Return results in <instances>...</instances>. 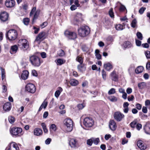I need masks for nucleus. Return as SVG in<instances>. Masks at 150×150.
Instances as JSON below:
<instances>
[{
  "label": "nucleus",
  "mask_w": 150,
  "mask_h": 150,
  "mask_svg": "<svg viewBox=\"0 0 150 150\" xmlns=\"http://www.w3.org/2000/svg\"><path fill=\"white\" fill-rule=\"evenodd\" d=\"M126 92L127 94H130L132 92V89L131 88H128L126 90Z\"/></svg>",
  "instance_id": "60"
},
{
  "label": "nucleus",
  "mask_w": 150,
  "mask_h": 150,
  "mask_svg": "<svg viewBox=\"0 0 150 150\" xmlns=\"http://www.w3.org/2000/svg\"><path fill=\"white\" fill-rule=\"evenodd\" d=\"M145 54L147 59L150 58V51H147L145 52Z\"/></svg>",
  "instance_id": "55"
},
{
  "label": "nucleus",
  "mask_w": 150,
  "mask_h": 150,
  "mask_svg": "<svg viewBox=\"0 0 150 150\" xmlns=\"http://www.w3.org/2000/svg\"><path fill=\"white\" fill-rule=\"evenodd\" d=\"M47 104V102L46 101V100H45L43 101L41 105L43 106L44 108L45 109L46 108Z\"/></svg>",
  "instance_id": "50"
},
{
  "label": "nucleus",
  "mask_w": 150,
  "mask_h": 150,
  "mask_svg": "<svg viewBox=\"0 0 150 150\" xmlns=\"http://www.w3.org/2000/svg\"><path fill=\"white\" fill-rule=\"evenodd\" d=\"M61 93L59 91H57L55 93V96L58 98Z\"/></svg>",
  "instance_id": "59"
},
{
  "label": "nucleus",
  "mask_w": 150,
  "mask_h": 150,
  "mask_svg": "<svg viewBox=\"0 0 150 150\" xmlns=\"http://www.w3.org/2000/svg\"><path fill=\"white\" fill-rule=\"evenodd\" d=\"M109 100L112 102H116L117 101V97L114 96H111L108 97Z\"/></svg>",
  "instance_id": "34"
},
{
  "label": "nucleus",
  "mask_w": 150,
  "mask_h": 150,
  "mask_svg": "<svg viewBox=\"0 0 150 150\" xmlns=\"http://www.w3.org/2000/svg\"><path fill=\"white\" fill-rule=\"evenodd\" d=\"M34 133L35 135L38 136L42 134V130L39 128H35L34 130Z\"/></svg>",
  "instance_id": "23"
},
{
  "label": "nucleus",
  "mask_w": 150,
  "mask_h": 150,
  "mask_svg": "<svg viewBox=\"0 0 150 150\" xmlns=\"http://www.w3.org/2000/svg\"><path fill=\"white\" fill-rule=\"evenodd\" d=\"M115 119L117 121H120L124 118L125 115L121 112H115L114 115Z\"/></svg>",
  "instance_id": "10"
},
{
  "label": "nucleus",
  "mask_w": 150,
  "mask_h": 150,
  "mask_svg": "<svg viewBox=\"0 0 150 150\" xmlns=\"http://www.w3.org/2000/svg\"><path fill=\"white\" fill-rule=\"evenodd\" d=\"M9 122L11 124L13 123L15 121V118L12 116H10L8 118Z\"/></svg>",
  "instance_id": "43"
},
{
  "label": "nucleus",
  "mask_w": 150,
  "mask_h": 150,
  "mask_svg": "<svg viewBox=\"0 0 150 150\" xmlns=\"http://www.w3.org/2000/svg\"><path fill=\"white\" fill-rule=\"evenodd\" d=\"M137 145L139 148L141 150H145L147 148L146 145L144 143L142 140L138 141Z\"/></svg>",
  "instance_id": "13"
},
{
  "label": "nucleus",
  "mask_w": 150,
  "mask_h": 150,
  "mask_svg": "<svg viewBox=\"0 0 150 150\" xmlns=\"http://www.w3.org/2000/svg\"><path fill=\"white\" fill-rule=\"evenodd\" d=\"M146 86V83L144 82H142L139 83L138 84V86L139 88L141 89L144 88Z\"/></svg>",
  "instance_id": "28"
},
{
  "label": "nucleus",
  "mask_w": 150,
  "mask_h": 150,
  "mask_svg": "<svg viewBox=\"0 0 150 150\" xmlns=\"http://www.w3.org/2000/svg\"><path fill=\"white\" fill-rule=\"evenodd\" d=\"M15 2L14 0H6L5 3L6 6L7 8H11L15 5Z\"/></svg>",
  "instance_id": "12"
},
{
  "label": "nucleus",
  "mask_w": 150,
  "mask_h": 150,
  "mask_svg": "<svg viewBox=\"0 0 150 150\" xmlns=\"http://www.w3.org/2000/svg\"><path fill=\"white\" fill-rule=\"evenodd\" d=\"M124 47L125 48H129L132 46V44L129 41H126L123 44Z\"/></svg>",
  "instance_id": "30"
},
{
  "label": "nucleus",
  "mask_w": 150,
  "mask_h": 150,
  "mask_svg": "<svg viewBox=\"0 0 150 150\" xmlns=\"http://www.w3.org/2000/svg\"><path fill=\"white\" fill-rule=\"evenodd\" d=\"M144 129L146 134L150 135V123H147L144 127Z\"/></svg>",
  "instance_id": "17"
},
{
  "label": "nucleus",
  "mask_w": 150,
  "mask_h": 150,
  "mask_svg": "<svg viewBox=\"0 0 150 150\" xmlns=\"http://www.w3.org/2000/svg\"><path fill=\"white\" fill-rule=\"evenodd\" d=\"M18 47L16 45H14L11 46V49L10 50V52L11 54H14L17 51Z\"/></svg>",
  "instance_id": "24"
},
{
  "label": "nucleus",
  "mask_w": 150,
  "mask_h": 150,
  "mask_svg": "<svg viewBox=\"0 0 150 150\" xmlns=\"http://www.w3.org/2000/svg\"><path fill=\"white\" fill-rule=\"evenodd\" d=\"M25 89L28 92L31 93H34L36 91L35 86L32 83L27 84L26 86Z\"/></svg>",
  "instance_id": "8"
},
{
  "label": "nucleus",
  "mask_w": 150,
  "mask_h": 150,
  "mask_svg": "<svg viewBox=\"0 0 150 150\" xmlns=\"http://www.w3.org/2000/svg\"><path fill=\"white\" fill-rule=\"evenodd\" d=\"M66 131L67 132H71L73 129V122L71 119L69 118L65 119L63 122Z\"/></svg>",
  "instance_id": "3"
},
{
  "label": "nucleus",
  "mask_w": 150,
  "mask_h": 150,
  "mask_svg": "<svg viewBox=\"0 0 150 150\" xmlns=\"http://www.w3.org/2000/svg\"><path fill=\"white\" fill-rule=\"evenodd\" d=\"M82 49L84 52L87 53L89 51V48L85 45H83L82 46Z\"/></svg>",
  "instance_id": "33"
},
{
  "label": "nucleus",
  "mask_w": 150,
  "mask_h": 150,
  "mask_svg": "<svg viewBox=\"0 0 150 150\" xmlns=\"http://www.w3.org/2000/svg\"><path fill=\"white\" fill-rule=\"evenodd\" d=\"M8 17V14L6 12H3L1 13L0 15V18L3 21H6Z\"/></svg>",
  "instance_id": "14"
},
{
  "label": "nucleus",
  "mask_w": 150,
  "mask_h": 150,
  "mask_svg": "<svg viewBox=\"0 0 150 150\" xmlns=\"http://www.w3.org/2000/svg\"><path fill=\"white\" fill-rule=\"evenodd\" d=\"M144 69V68L142 66L138 67L135 70L136 73L138 74L142 73Z\"/></svg>",
  "instance_id": "29"
},
{
  "label": "nucleus",
  "mask_w": 150,
  "mask_h": 150,
  "mask_svg": "<svg viewBox=\"0 0 150 150\" xmlns=\"http://www.w3.org/2000/svg\"><path fill=\"white\" fill-rule=\"evenodd\" d=\"M124 26L120 24L116 25L115 26L116 29L117 30H121L124 29Z\"/></svg>",
  "instance_id": "31"
},
{
  "label": "nucleus",
  "mask_w": 150,
  "mask_h": 150,
  "mask_svg": "<svg viewBox=\"0 0 150 150\" xmlns=\"http://www.w3.org/2000/svg\"><path fill=\"white\" fill-rule=\"evenodd\" d=\"M17 32L16 30L12 29L8 31L6 34V37L10 40H14L17 37Z\"/></svg>",
  "instance_id": "2"
},
{
  "label": "nucleus",
  "mask_w": 150,
  "mask_h": 150,
  "mask_svg": "<svg viewBox=\"0 0 150 150\" xmlns=\"http://www.w3.org/2000/svg\"><path fill=\"white\" fill-rule=\"evenodd\" d=\"M142 111L144 113H147V108L146 107L143 106L142 108Z\"/></svg>",
  "instance_id": "64"
},
{
  "label": "nucleus",
  "mask_w": 150,
  "mask_h": 150,
  "mask_svg": "<svg viewBox=\"0 0 150 150\" xmlns=\"http://www.w3.org/2000/svg\"><path fill=\"white\" fill-rule=\"evenodd\" d=\"M23 9L26 12L27 10L28 9V6L27 4H24L23 5Z\"/></svg>",
  "instance_id": "53"
},
{
  "label": "nucleus",
  "mask_w": 150,
  "mask_h": 150,
  "mask_svg": "<svg viewBox=\"0 0 150 150\" xmlns=\"http://www.w3.org/2000/svg\"><path fill=\"white\" fill-rule=\"evenodd\" d=\"M39 11H38L35 12L34 15V16L33 20V22L37 18L39 14Z\"/></svg>",
  "instance_id": "39"
},
{
  "label": "nucleus",
  "mask_w": 150,
  "mask_h": 150,
  "mask_svg": "<svg viewBox=\"0 0 150 150\" xmlns=\"http://www.w3.org/2000/svg\"><path fill=\"white\" fill-rule=\"evenodd\" d=\"M136 43L137 45L138 46H141V41L137 39H135Z\"/></svg>",
  "instance_id": "57"
},
{
  "label": "nucleus",
  "mask_w": 150,
  "mask_h": 150,
  "mask_svg": "<svg viewBox=\"0 0 150 150\" xmlns=\"http://www.w3.org/2000/svg\"><path fill=\"white\" fill-rule=\"evenodd\" d=\"M70 84L72 86H76L79 83L78 81L75 79H71L69 82Z\"/></svg>",
  "instance_id": "26"
},
{
  "label": "nucleus",
  "mask_w": 150,
  "mask_h": 150,
  "mask_svg": "<svg viewBox=\"0 0 150 150\" xmlns=\"http://www.w3.org/2000/svg\"><path fill=\"white\" fill-rule=\"evenodd\" d=\"M47 34L45 32L42 31L39 33L36 37L35 42H37L39 44L42 41L44 40L47 37Z\"/></svg>",
  "instance_id": "6"
},
{
  "label": "nucleus",
  "mask_w": 150,
  "mask_h": 150,
  "mask_svg": "<svg viewBox=\"0 0 150 150\" xmlns=\"http://www.w3.org/2000/svg\"><path fill=\"white\" fill-rule=\"evenodd\" d=\"M109 126L110 129L112 131L115 130L117 127L116 123L113 120L110 121Z\"/></svg>",
  "instance_id": "16"
},
{
  "label": "nucleus",
  "mask_w": 150,
  "mask_h": 150,
  "mask_svg": "<svg viewBox=\"0 0 150 150\" xmlns=\"http://www.w3.org/2000/svg\"><path fill=\"white\" fill-rule=\"evenodd\" d=\"M22 129L19 127H13L10 130L11 133L13 135H17L22 132Z\"/></svg>",
  "instance_id": "11"
},
{
  "label": "nucleus",
  "mask_w": 150,
  "mask_h": 150,
  "mask_svg": "<svg viewBox=\"0 0 150 150\" xmlns=\"http://www.w3.org/2000/svg\"><path fill=\"white\" fill-rule=\"evenodd\" d=\"M137 21L136 19H134L131 23L132 27L135 28L137 26Z\"/></svg>",
  "instance_id": "37"
},
{
  "label": "nucleus",
  "mask_w": 150,
  "mask_h": 150,
  "mask_svg": "<svg viewBox=\"0 0 150 150\" xmlns=\"http://www.w3.org/2000/svg\"><path fill=\"white\" fill-rule=\"evenodd\" d=\"M109 14L110 16L112 18H113L114 17V13L113 11V9L111 8L109 11Z\"/></svg>",
  "instance_id": "38"
},
{
  "label": "nucleus",
  "mask_w": 150,
  "mask_h": 150,
  "mask_svg": "<svg viewBox=\"0 0 150 150\" xmlns=\"http://www.w3.org/2000/svg\"><path fill=\"white\" fill-rule=\"evenodd\" d=\"M69 144L71 148H75L78 146L77 141L75 139H72L69 141Z\"/></svg>",
  "instance_id": "15"
},
{
  "label": "nucleus",
  "mask_w": 150,
  "mask_h": 150,
  "mask_svg": "<svg viewBox=\"0 0 150 150\" xmlns=\"http://www.w3.org/2000/svg\"><path fill=\"white\" fill-rule=\"evenodd\" d=\"M126 10L125 6L122 5H121L119 8V10L120 11H124Z\"/></svg>",
  "instance_id": "48"
},
{
  "label": "nucleus",
  "mask_w": 150,
  "mask_h": 150,
  "mask_svg": "<svg viewBox=\"0 0 150 150\" xmlns=\"http://www.w3.org/2000/svg\"><path fill=\"white\" fill-rule=\"evenodd\" d=\"M110 76L111 79L112 80L115 81H117L118 80V76L116 74L115 72L113 71L110 74Z\"/></svg>",
  "instance_id": "20"
},
{
  "label": "nucleus",
  "mask_w": 150,
  "mask_h": 150,
  "mask_svg": "<svg viewBox=\"0 0 150 150\" xmlns=\"http://www.w3.org/2000/svg\"><path fill=\"white\" fill-rule=\"evenodd\" d=\"M76 61H78L80 63V64H82L83 62V58L80 56H78L76 59Z\"/></svg>",
  "instance_id": "35"
},
{
  "label": "nucleus",
  "mask_w": 150,
  "mask_h": 150,
  "mask_svg": "<svg viewBox=\"0 0 150 150\" xmlns=\"http://www.w3.org/2000/svg\"><path fill=\"white\" fill-rule=\"evenodd\" d=\"M3 108L6 111H8L11 108V104L9 102L6 103L4 105Z\"/></svg>",
  "instance_id": "19"
},
{
  "label": "nucleus",
  "mask_w": 150,
  "mask_h": 150,
  "mask_svg": "<svg viewBox=\"0 0 150 150\" xmlns=\"http://www.w3.org/2000/svg\"><path fill=\"white\" fill-rule=\"evenodd\" d=\"M30 61L32 65L35 67H39L41 63L39 58L35 55L30 57Z\"/></svg>",
  "instance_id": "4"
},
{
  "label": "nucleus",
  "mask_w": 150,
  "mask_h": 150,
  "mask_svg": "<svg viewBox=\"0 0 150 150\" xmlns=\"http://www.w3.org/2000/svg\"><path fill=\"white\" fill-rule=\"evenodd\" d=\"M93 142V143L96 145L99 142L100 140L98 138H92Z\"/></svg>",
  "instance_id": "41"
},
{
  "label": "nucleus",
  "mask_w": 150,
  "mask_h": 150,
  "mask_svg": "<svg viewBox=\"0 0 150 150\" xmlns=\"http://www.w3.org/2000/svg\"><path fill=\"white\" fill-rule=\"evenodd\" d=\"M79 35L81 37H84L89 33L90 29L87 26H82L78 30Z\"/></svg>",
  "instance_id": "1"
},
{
  "label": "nucleus",
  "mask_w": 150,
  "mask_h": 150,
  "mask_svg": "<svg viewBox=\"0 0 150 150\" xmlns=\"http://www.w3.org/2000/svg\"><path fill=\"white\" fill-rule=\"evenodd\" d=\"M83 123L86 127H90L93 125L94 121L91 117H87L84 119Z\"/></svg>",
  "instance_id": "5"
},
{
  "label": "nucleus",
  "mask_w": 150,
  "mask_h": 150,
  "mask_svg": "<svg viewBox=\"0 0 150 150\" xmlns=\"http://www.w3.org/2000/svg\"><path fill=\"white\" fill-rule=\"evenodd\" d=\"M47 25V22H43L42 24L40 25V26L42 27V28H43L45 27Z\"/></svg>",
  "instance_id": "61"
},
{
  "label": "nucleus",
  "mask_w": 150,
  "mask_h": 150,
  "mask_svg": "<svg viewBox=\"0 0 150 150\" xmlns=\"http://www.w3.org/2000/svg\"><path fill=\"white\" fill-rule=\"evenodd\" d=\"M66 62L65 60H63L62 59H59L57 60V65H61L64 63Z\"/></svg>",
  "instance_id": "32"
},
{
  "label": "nucleus",
  "mask_w": 150,
  "mask_h": 150,
  "mask_svg": "<svg viewBox=\"0 0 150 150\" xmlns=\"http://www.w3.org/2000/svg\"><path fill=\"white\" fill-rule=\"evenodd\" d=\"M64 34L66 37L70 39L74 40L77 38L76 33L74 32L67 30L65 31Z\"/></svg>",
  "instance_id": "7"
},
{
  "label": "nucleus",
  "mask_w": 150,
  "mask_h": 150,
  "mask_svg": "<svg viewBox=\"0 0 150 150\" xmlns=\"http://www.w3.org/2000/svg\"><path fill=\"white\" fill-rule=\"evenodd\" d=\"M85 106V105L84 104H79L77 105V107L79 109H82Z\"/></svg>",
  "instance_id": "54"
},
{
  "label": "nucleus",
  "mask_w": 150,
  "mask_h": 150,
  "mask_svg": "<svg viewBox=\"0 0 150 150\" xmlns=\"http://www.w3.org/2000/svg\"><path fill=\"white\" fill-rule=\"evenodd\" d=\"M137 124V122L135 120L131 122L130 124V126L132 128L135 127L136 126V125Z\"/></svg>",
  "instance_id": "49"
},
{
  "label": "nucleus",
  "mask_w": 150,
  "mask_h": 150,
  "mask_svg": "<svg viewBox=\"0 0 150 150\" xmlns=\"http://www.w3.org/2000/svg\"><path fill=\"white\" fill-rule=\"evenodd\" d=\"M33 29L35 30L34 33L35 34H37L40 30L39 28H37L35 27H33Z\"/></svg>",
  "instance_id": "62"
},
{
  "label": "nucleus",
  "mask_w": 150,
  "mask_h": 150,
  "mask_svg": "<svg viewBox=\"0 0 150 150\" xmlns=\"http://www.w3.org/2000/svg\"><path fill=\"white\" fill-rule=\"evenodd\" d=\"M19 148L17 144L13 142L11 143L10 148L7 150H19Z\"/></svg>",
  "instance_id": "18"
},
{
  "label": "nucleus",
  "mask_w": 150,
  "mask_h": 150,
  "mask_svg": "<svg viewBox=\"0 0 150 150\" xmlns=\"http://www.w3.org/2000/svg\"><path fill=\"white\" fill-rule=\"evenodd\" d=\"M57 127L56 125L54 124H52L50 127V130H52L53 131L55 132L56 130Z\"/></svg>",
  "instance_id": "42"
},
{
  "label": "nucleus",
  "mask_w": 150,
  "mask_h": 150,
  "mask_svg": "<svg viewBox=\"0 0 150 150\" xmlns=\"http://www.w3.org/2000/svg\"><path fill=\"white\" fill-rule=\"evenodd\" d=\"M77 68L79 71L82 72L85 70L86 68L84 64H80L78 65Z\"/></svg>",
  "instance_id": "25"
},
{
  "label": "nucleus",
  "mask_w": 150,
  "mask_h": 150,
  "mask_svg": "<svg viewBox=\"0 0 150 150\" xmlns=\"http://www.w3.org/2000/svg\"><path fill=\"white\" fill-rule=\"evenodd\" d=\"M57 54L60 57H62L64 55V52L63 50L61 49L58 52Z\"/></svg>",
  "instance_id": "40"
},
{
  "label": "nucleus",
  "mask_w": 150,
  "mask_h": 150,
  "mask_svg": "<svg viewBox=\"0 0 150 150\" xmlns=\"http://www.w3.org/2000/svg\"><path fill=\"white\" fill-rule=\"evenodd\" d=\"M36 10V8L35 7H34L32 8L30 13V16H33V15L35 13V12Z\"/></svg>",
  "instance_id": "47"
},
{
  "label": "nucleus",
  "mask_w": 150,
  "mask_h": 150,
  "mask_svg": "<svg viewBox=\"0 0 150 150\" xmlns=\"http://www.w3.org/2000/svg\"><path fill=\"white\" fill-rule=\"evenodd\" d=\"M93 142L92 138L90 139H88L87 140V144L88 145L90 146H91Z\"/></svg>",
  "instance_id": "51"
},
{
  "label": "nucleus",
  "mask_w": 150,
  "mask_h": 150,
  "mask_svg": "<svg viewBox=\"0 0 150 150\" xmlns=\"http://www.w3.org/2000/svg\"><path fill=\"white\" fill-rule=\"evenodd\" d=\"M41 125L42 127L44 132H45V133L47 132L48 130L46 128L45 124L43 122L41 123Z\"/></svg>",
  "instance_id": "36"
},
{
  "label": "nucleus",
  "mask_w": 150,
  "mask_h": 150,
  "mask_svg": "<svg viewBox=\"0 0 150 150\" xmlns=\"http://www.w3.org/2000/svg\"><path fill=\"white\" fill-rule=\"evenodd\" d=\"M104 67L105 69L108 71H110L111 69H112V65L109 63L104 64Z\"/></svg>",
  "instance_id": "27"
},
{
  "label": "nucleus",
  "mask_w": 150,
  "mask_h": 150,
  "mask_svg": "<svg viewBox=\"0 0 150 150\" xmlns=\"http://www.w3.org/2000/svg\"><path fill=\"white\" fill-rule=\"evenodd\" d=\"M83 20L81 13H77L74 20V23L75 25H78L80 22Z\"/></svg>",
  "instance_id": "9"
},
{
  "label": "nucleus",
  "mask_w": 150,
  "mask_h": 150,
  "mask_svg": "<svg viewBox=\"0 0 150 150\" xmlns=\"http://www.w3.org/2000/svg\"><path fill=\"white\" fill-rule=\"evenodd\" d=\"M146 8L145 7H142L139 10V12L140 14H142L145 10Z\"/></svg>",
  "instance_id": "56"
},
{
  "label": "nucleus",
  "mask_w": 150,
  "mask_h": 150,
  "mask_svg": "<svg viewBox=\"0 0 150 150\" xmlns=\"http://www.w3.org/2000/svg\"><path fill=\"white\" fill-rule=\"evenodd\" d=\"M22 44L23 47L24 48L26 49L28 47V44L27 41L25 39H22L19 40Z\"/></svg>",
  "instance_id": "21"
},
{
  "label": "nucleus",
  "mask_w": 150,
  "mask_h": 150,
  "mask_svg": "<svg viewBox=\"0 0 150 150\" xmlns=\"http://www.w3.org/2000/svg\"><path fill=\"white\" fill-rule=\"evenodd\" d=\"M102 74L103 79L104 80H105L106 79V72L104 70H102Z\"/></svg>",
  "instance_id": "52"
},
{
  "label": "nucleus",
  "mask_w": 150,
  "mask_h": 150,
  "mask_svg": "<svg viewBox=\"0 0 150 150\" xmlns=\"http://www.w3.org/2000/svg\"><path fill=\"white\" fill-rule=\"evenodd\" d=\"M115 90L114 88H112L108 91V93L109 95H111L115 93Z\"/></svg>",
  "instance_id": "45"
},
{
  "label": "nucleus",
  "mask_w": 150,
  "mask_h": 150,
  "mask_svg": "<svg viewBox=\"0 0 150 150\" xmlns=\"http://www.w3.org/2000/svg\"><path fill=\"white\" fill-rule=\"evenodd\" d=\"M137 36L138 39L140 40H142L143 39V36L142 34L139 32H138L137 33Z\"/></svg>",
  "instance_id": "44"
},
{
  "label": "nucleus",
  "mask_w": 150,
  "mask_h": 150,
  "mask_svg": "<svg viewBox=\"0 0 150 150\" xmlns=\"http://www.w3.org/2000/svg\"><path fill=\"white\" fill-rule=\"evenodd\" d=\"M28 75L29 72L28 71H24L21 74V78L23 80H26L28 78Z\"/></svg>",
  "instance_id": "22"
},
{
  "label": "nucleus",
  "mask_w": 150,
  "mask_h": 150,
  "mask_svg": "<svg viewBox=\"0 0 150 150\" xmlns=\"http://www.w3.org/2000/svg\"><path fill=\"white\" fill-rule=\"evenodd\" d=\"M32 75L35 76H37L38 75L37 73L36 70H33L32 71Z\"/></svg>",
  "instance_id": "58"
},
{
  "label": "nucleus",
  "mask_w": 150,
  "mask_h": 150,
  "mask_svg": "<svg viewBox=\"0 0 150 150\" xmlns=\"http://www.w3.org/2000/svg\"><path fill=\"white\" fill-rule=\"evenodd\" d=\"M23 21L25 25H27L29 23V19L28 18H25L23 19Z\"/></svg>",
  "instance_id": "46"
},
{
  "label": "nucleus",
  "mask_w": 150,
  "mask_h": 150,
  "mask_svg": "<svg viewBox=\"0 0 150 150\" xmlns=\"http://www.w3.org/2000/svg\"><path fill=\"white\" fill-rule=\"evenodd\" d=\"M136 128L137 129V130H139L140 129L142 128V125L138 123L136 125Z\"/></svg>",
  "instance_id": "63"
}]
</instances>
